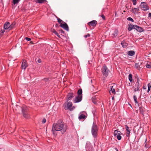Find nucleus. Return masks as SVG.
<instances>
[{
	"mask_svg": "<svg viewBox=\"0 0 151 151\" xmlns=\"http://www.w3.org/2000/svg\"><path fill=\"white\" fill-rule=\"evenodd\" d=\"M67 129V127L65 125L62 120L58 121L56 123H54L52 125V130L60 131L62 134L64 133Z\"/></svg>",
	"mask_w": 151,
	"mask_h": 151,
	"instance_id": "1",
	"label": "nucleus"
},
{
	"mask_svg": "<svg viewBox=\"0 0 151 151\" xmlns=\"http://www.w3.org/2000/svg\"><path fill=\"white\" fill-rule=\"evenodd\" d=\"M142 85V84L139 78H137L135 85L133 87L134 92H135L137 91H139L140 90V88L141 87Z\"/></svg>",
	"mask_w": 151,
	"mask_h": 151,
	"instance_id": "2",
	"label": "nucleus"
},
{
	"mask_svg": "<svg viewBox=\"0 0 151 151\" xmlns=\"http://www.w3.org/2000/svg\"><path fill=\"white\" fill-rule=\"evenodd\" d=\"M98 131V129L97 125L94 123H93L91 128V134L94 138L97 137V134Z\"/></svg>",
	"mask_w": 151,
	"mask_h": 151,
	"instance_id": "3",
	"label": "nucleus"
},
{
	"mask_svg": "<svg viewBox=\"0 0 151 151\" xmlns=\"http://www.w3.org/2000/svg\"><path fill=\"white\" fill-rule=\"evenodd\" d=\"M102 72L104 76L106 77L108 76L109 72V70L107 67L105 65H104L102 68Z\"/></svg>",
	"mask_w": 151,
	"mask_h": 151,
	"instance_id": "4",
	"label": "nucleus"
},
{
	"mask_svg": "<svg viewBox=\"0 0 151 151\" xmlns=\"http://www.w3.org/2000/svg\"><path fill=\"white\" fill-rule=\"evenodd\" d=\"M141 9L144 11H147L149 9V7L146 3L142 2L140 5Z\"/></svg>",
	"mask_w": 151,
	"mask_h": 151,
	"instance_id": "5",
	"label": "nucleus"
},
{
	"mask_svg": "<svg viewBox=\"0 0 151 151\" xmlns=\"http://www.w3.org/2000/svg\"><path fill=\"white\" fill-rule=\"evenodd\" d=\"M82 95H78L75 97L73 100V102L74 103H78L81 101L82 99Z\"/></svg>",
	"mask_w": 151,
	"mask_h": 151,
	"instance_id": "6",
	"label": "nucleus"
},
{
	"mask_svg": "<svg viewBox=\"0 0 151 151\" xmlns=\"http://www.w3.org/2000/svg\"><path fill=\"white\" fill-rule=\"evenodd\" d=\"M27 66V61L25 59H23L21 65L22 69L25 70Z\"/></svg>",
	"mask_w": 151,
	"mask_h": 151,
	"instance_id": "7",
	"label": "nucleus"
},
{
	"mask_svg": "<svg viewBox=\"0 0 151 151\" xmlns=\"http://www.w3.org/2000/svg\"><path fill=\"white\" fill-rule=\"evenodd\" d=\"M63 22L64 23L63 24L61 23L60 26L66 31H69V28L68 25L65 22Z\"/></svg>",
	"mask_w": 151,
	"mask_h": 151,
	"instance_id": "8",
	"label": "nucleus"
},
{
	"mask_svg": "<svg viewBox=\"0 0 151 151\" xmlns=\"http://www.w3.org/2000/svg\"><path fill=\"white\" fill-rule=\"evenodd\" d=\"M86 112L85 111H83L82 113H81L78 118L79 119H84L86 118L85 114Z\"/></svg>",
	"mask_w": 151,
	"mask_h": 151,
	"instance_id": "9",
	"label": "nucleus"
},
{
	"mask_svg": "<svg viewBox=\"0 0 151 151\" xmlns=\"http://www.w3.org/2000/svg\"><path fill=\"white\" fill-rule=\"evenodd\" d=\"M135 27L134 29L139 32H141L144 31V29H143L138 26L136 25L135 26Z\"/></svg>",
	"mask_w": 151,
	"mask_h": 151,
	"instance_id": "10",
	"label": "nucleus"
},
{
	"mask_svg": "<svg viewBox=\"0 0 151 151\" xmlns=\"http://www.w3.org/2000/svg\"><path fill=\"white\" fill-rule=\"evenodd\" d=\"M74 95L73 93H68L67 96V101L71 100L72 98L74 97Z\"/></svg>",
	"mask_w": 151,
	"mask_h": 151,
	"instance_id": "11",
	"label": "nucleus"
},
{
	"mask_svg": "<svg viewBox=\"0 0 151 151\" xmlns=\"http://www.w3.org/2000/svg\"><path fill=\"white\" fill-rule=\"evenodd\" d=\"M97 24V22L95 20H92L89 22L88 24L89 25H90L93 27H95Z\"/></svg>",
	"mask_w": 151,
	"mask_h": 151,
	"instance_id": "12",
	"label": "nucleus"
},
{
	"mask_svg": "<svg viewBox=\"0 0 151 151\" xmlns=\"http://www.w3.org/2000/svg\"><path fill=\"white\" fill-rule=\"evenodd\" d=\"M22 112L24 116L26 118H28L29 117V115L27 111L24 109V108L22 109Z\"/></svg>",
	"mask_w": 151,
	"mask_h": 151,
	"instance_id": "13",
	"label": "nucleus"
},
{
	"mask_svg": "<svg viewBox=\"0 0 151 151\" xmlns=\"http://www.w3.org/2000/svg\"><path fill=\"white\" fill-rule=\"evenodd\" d=\"M86 151H94L92 147L90 145H86Z\"/></svg>",
	"mask_w": 151,
	"mask_h": 151,
	"instance_id": "14",
	"label": "nucleus"
},
{
	"mask_svg": "<svg viewBox=\"0 0 151 151\" xmlns=\"http://www.w3.org/2000/svg\"><path fill=\"white\" fill-rule=\"evenodd\" d=\"M125 127L127 131L126 136L127 137H129L130 133V130L129 129V127L127 125H125Z\"/></svg>",
	"mask_w": 151,
	"mask_h": 151,
	"instance_id": "15",
	"label": "nucleus"
},
{
	"mask_svg": "<svg viewBox=\"0 0 151 151\" xmlns=\"http://www.w3.org/2000/svg\"><path fill=\"white\" fill-rule=\"evenodd\" d=\"M10 24L9 22L5 23L4 25V29H8L9 30Z\"/></svg>",
	"mask_w": 151,
	"mask_h": 151,
	"instance_id": "16",
	"label": "nucleus"
},
{
	"mask_svg": "<svg viewBox=\"0 0 151 151\" xmlns=\"http://www.w3.org/2000/svg\"><path fill=\"white\" fill-rule=\"evenodd\" d=\"M136 25H133L132 24H129V27L128 29L129 31L132 30L133 29H135V26Z\"/></svg>",
	"mask_w": 151,
	"mask_h": 151,
	"instance_id": "17",
	"label": "nucleus"
},
{
	"mask_svg": "<svg viewBox=\"0 0 151 151\" xmlns=\"http://www.w3.org/2000/svg\"><path fill=\"white\" fill-rule=\"evenodd\" d=\"M113 88V86H111L110 87V90H109V93L110 94L111 93H112L113 94H116V92L115 91V89L114 88Z\"/></svg>",
	"mask_w": 151,
	"mask_h": 151,
	"instance_id": "18",
	"label": "nucleus"
},
{
	"mask_svg": "<svg viewBox=\"0 0 151 151\" xmlns=\"http://www.w3.org/2000/svg\"><path fill=\"white\" fill-rule=\"evenodd\" d=\"M72 105H73V104L71 102H68L67 104V109H68L69 110V109L71 108V107H72Z\"/></svg>",
	"mask_w": 151,
	"mask_h": 151,
	"instance_id": "19",
	"label": "nucleus"
},
{
	"mask_svg": "<svg viewBox=\"0 0 151 151\" xmlns=\"http://www.w3.org/2000/svg\"><path fill=\"white\" fill-rule=\"evenodd\" d=\"M128 55L132 56L134 55L135 52L133 50H130L128 52Z\"/></svg>",
	"mask_w": 151,
	"mask_h": 151,
	"instance_id": "20",
	"label": "nucleus"
},
{
	"mask_svg": "<svg viewBox=\"0 0 151 151\" xmlns=\"http://www.w3.org/2000/svg\"><path fill=\"white\" fill-rule=\"evenodd\" d=\"M139 8H134L132 9V12L134 13H136L137 11H139Z\"/></svg>",
	"mask_w": 151,
	"mask_h": 151,
	"instance_id": "21",
	"label": "nucleus"
},
{
	"mask_svg": "<svg viewBox=\"0 0 151 151\" xmlns=\"http://www.w3.org/2000/svg\"><path fill=\"white\" fill-rule=\"evenodd\" d=\"M35 2L37 3H44L46 1V0H35Z\"/></svg>",
	"mask_w": 151,
	"mask_h": 151,
	"instance_id": "22",
	"label": "nucleus"
},
{
	"mask_svg": "<svg viewBox=\"0 0 151 151\" xmlns=\"http://www.w3.org/2000/svg\"><path fill=\"white\" fill-rule=\"evenodd\" d=\"M15 25V22H13L11 24H10L9 30L12 29L14 27Z\"/></svg>",
	"mask_w": 151,
	"mask_h": 151,
	"instance_id": "23",
	"label": "nucleus"
},
{
	"mask_svg": "<svg viewBox=\"0 0 151 151\" xmlns=\"http://www.w3.org/2000/svg\"><path fill=\"white\" fill-rule=\"evenodd\" d=\"M121 134H122L121 132L120 133H119L116 136L117 139L119 140L121 139L122 137L121 136Z\"/></svg>",
	"mask_w": 151,
	"mask_h": 151,
	"instance_id": "24",
	"label": "nucleus"
},
{
	"mask_svg": "<svg viewBox=\"0 0 151 151\" xmlns=\"http://www.w3.org/2000/svg\"><path fill=\"white\" fill-rule=\"evenodd\" d=\"M118 34V31L117 30H116L114 31V33L112 34V37H115L117 36Z\"/></svg>",
	"mask_w": 151,
	"mask_h": 151,
	"instance_id": "25",
	"label": "nucleus"
},
{
	"mask_svg": "<svg viewBox=\"0 0 151 151\" xmlns=\"http://www.w3.org/2000/svg\"><path fill=\"white\" fill-rule=\"evenodd\" d=\"M147 141V139L146 138L145 139V147H146V148H149L150 146L148 144V142H146Z\"/></svg>",
	"mask_w": 151,
	"mask_h": 151,
	"instance_id": "26",
	"label": "nucleus"
},
{
	"mask_svg": "<svg viewBox=\"0 0 151 151\" xmlns=\"http://www.w3.org/2000/svg\"><path fill=\"white\" fill-rule=\"evenodd\" d=\"M133 99H134V102H135V104L138 105L139 104V103L137 100V98L136 96L134 95L133 96Z\"/></svg>",
	"mask_w": 151,
	"mask_h": 151,
	"instance_id": "27",
	"label": "nucleus"
},
{
	"mask_svg": "<svg viewBox=\"0 0 151 151\" xmlns=\"http://www.w3.org/2000/svg\"><path fill=\"white\" fill-rule=\"evenodd\" d=\"M129 79L130 82H132L133 81L132 75L130 73L129 75Z\"/></svg>",
	"mask_w": 151,
	"mask_h": 151,
	"instance_id": "28",
	"label": "nucleus"
},
{
	"mask_svg": "<svg viewBox=\"0 0 151 151\" xmlns=\"http://www.w3.org/2000/svg\"><path fill=\"white\" fill-rule=\"evenodd\" d=\"M121 132L120 131L115 130L114 131V136H116L119 133H120Z\"/></svg>",
	"mask_w": 151,
	"mask_h": 151,
	"instance_id": "29",
	"label": "nucleus"
},
{
	"mask_svg": "<svg viewBox=\"0 0 151 151\" xmlns=\"http://www.w3.org/2000/svg\"><path fill=\"white\" fill-rule=\"evenodd\" d=\"M121 44L123 47H125L127 46V44L125 43L124 41L122 42Z\"/></svg>",
	"mask_w": 151,
	"mask_h": 151,
	"instance_id": "30",
	"label": "nucleus"
},
{
	"mask_svg": "<svg viewBox=\"0 0 151 151\" xmlns=\"http://www.w3.org/2000/svg\"><path fill=\"white\" fill-rule=\"evenodd\" d=\"M52 32L55 34L58 37H60V36L59 35L58 33L57 32L55 29H53L52 30Z\"/></svg>",
	"mask_w": 151,
	"mask_h": 151,
	"instance_id": "31",
	"label": "nucleus"
},
{
	"mask_svg": "<svg viewBox=\"0 0 151 151\" xmlns=\"http://www.w3.org/2000/svg\"><path fill=\"white\" fill-rule=\"evenodd\" d=\"M144 108L142 107H139V110L140 113L142 114H144Z\"/></svg>",
	"mask_w": 151,
	"mask_h": 151,
	"instance_id": "32",
	"label": "nucleus"
},
{
	"mask_svg": "<svg viewBox=\"0 0 151 151\" xmlns=\"http://www.w3.org/2000/svg\"><path fill=\"white\" fill-rule=\"evenodd\" d=\"M78 95H82V91L81 89H79L78 90L77 92Z\"/></svg>",
	"mask_w": 151,
	"mask_h": 151,
	"instance_id": "33",
	"label": "nucleus"
},
{
	"mask_svg": "<svg viewBox=\"0 0 151 151\" xmlns=\"http://www.w3.org/2000/svg\"><path fill=\"white\" fill-rule=\"evenodd\" d=\"M20 0H13V2L14 4H17L18 3Z\"/></svg>",
	"mask_w": 151,
	"mask_h": 151,
	"instance_id": "34",
	"label": "nucleus"
},
{
	"mask_svg": "<svg viewBox=\"0 0 151 151\" xmlns=\"http://www.w3.org/2000/svg\"><path fill=\"white\" fill-rule=\"evenodd\" d=\"M147 86L148 89L147 91V92L148 93L149 92V91L150 90V88L151 87V86L150 84V83L148 84Z\"/></svg>",
	"mask_w": 151,
	"mask_h": 151,
	"instance_id": "35",
	"label": "nucleus"
},
{
	"mask_svg": "<svg viewBox=\"0 0 151 151\" xmlns=\"http://www.w3.org/2000/svg\"><path fill=\"white\" fill-rule=\"evenodd\" d=\"M127 20L129 21H131L132 22H133L134 21V20L131 17H129L127 18Z\"/></svg>",
	"mask_w": 151,
	"mask_h": 151,
	"instance_id": "36",
	"label": "nucleus"
},
{
	"mask_svg": "<svg viewBox=\"0 0 151 151\" xmlns=\"http://www.w3.org/2000/svg\"><path fill=\"white\" fill-rule=\"evenodd\" d=\"M133 2V4L134 5H136L137 4V0H131Z\"/></svg>",
	"mask_w": 151,
	"mask_h": 151,
	"instance_id": "37",
	"label": "nucleus"
},
{
	"mask_svg": "<svg viewBox=\"0 0 151 151\" xmlns=\"http://www.w3.org/2000/svg\"><path fill=\"white\" fill-rule=\"evenodd\" d=\"M135 67L136 68H139V64L138 63H136L135 64Z\"/></svg>",
	"mask_w": 151,
	"mask_h": 151,
	"instance_id": "38",
	"label": "nucleus"
},
{
	"mask_svg": "<svg viewBox=\"0 0 151 151\" xmlns=\"http://www.w3.org/2000/svg\"><path fill=\"white\" fill-rule=\"evenodd\" d=\"M57 19L58 20V22L59 23H61L62 22H63L62 20L61 19H60L59 18H57Z\"/></svg>",
	"mask_w": 151,
	"mask_h": 151,
	"instance_id": "39",
	"label": "nucleus"
},
{
	"mask_svg": "<svg viewBox=\"0 0 151 151\" xmlns=\"http://www.w3.org/2000/svg\"><path fill=\"white\" fill-rule=\"evenodd\" d=\"M75 108V107L74 106H73L72 107H71V108L70 109H69V110L70 111H72Z\"/></svg>",
	"mask_w": 151,
	"mask_h": 151,
	"instance_id": "40",
	"label": "nucleus"
},
{
	"mask_svg": "<svg viewBox=\"0 0 151 151\" xmlns=\"http://www.w3.org/2000/svg\"><path fill=\"white\" fill-rule=\"evenodd\" d=\"M99 16H100L101 17L103 18V19L104 20L105 19V16L104 15L102 14L101 15Z\"/></svg>",
	"mask_w": 151,
	"mask_h": 151,
	"instance_id": "41",
	"label": "nucleus"
},
{
	"mask_svg": "<svg viewBox=\"0 0 151 151\" xmlns=\"http://www.w3.org/2000/svg\"><path fill=\"white\" fill-rule=\"evenodd\" d=\"M146 67L147 68H151V65L150 64H147Z\"/></svg>",
	"mask_w": 151,
	"mask_h": 151,
	"instance_id": "42",
	"label": "nucleus"
},
{
	"mask_svg": "<svg viewBox=\"0 0 151 151\" xmlns=\"http://www.w3.org/2000/svg\"><path fill=\"white\" fill-rule=\"evenodd\" d=\"M5 32V31L4 29H1L0 31V34H3Z\"/></svg>",
	"mask_w": 151,
	"mask_h": 151,
	"instance_id": "43",
	"label": "nucleus"
},
{
	"mask_svg": "<svg viewBox=\"0 0 151 151\" xmlns=\"http://www.w3.org/2000/svg\"><path fill=\"white\" fill-rule=\"evenodd\" d=\"M52 132L53 134L55 135H56V134L55 132V131H56V130H55L53 131L52 130Z\"/></svg>",
	"mask_w": 151,
	"mask_h": 151,
	"instance_id": "44",
	"label": "nucleus"
},
{
	"mask_svg": "<svg viewBox=\"0 0 151 151\" xmlns=\"http://www.w3.org/2000/svg\"><path fill=\"white\" fill-rule=\"evenodd\" d=\"M90 36V35L89 34H87V35H85L84 37L85 38H87V37H89Z\"/></svg>",
	"mask_w": 151,
	"mask_h": 151,
	"instance_id": "45",
	"label": "nucleus"
},
{
	"mask_svg": "<svg viewBox=\"0 0 151 151\" xmlns=\"http://www.w3.org/2000/svg\"><path fill=\"white\" fill-rule=\"evenodd\" d=\"M46 119L45 118L43 119L42 121V123L44 124L46 122Z\"/></svg>",
	"mask_w": 151,
	"mask_h": 151,
	"instance_id": "46",
	"label": "nucleus"
},
{
	"mask_svg": "<svg viewBox=\"0 0 151 151\" xmlns=\"http://www.w3.org/2000/svg\"><path fill=\"white\" fill-rule=\"evenodd\" d=\"M25 39L28 41H30L31 40V39L29 38L26 37L25 38Z\"/></svg>",
	"mask_w": 151,
	"mask_h": 151,
	"instance_id": "47",
	"label": "nucleus"
},
{
	"mask_svg": "<svg viewBox=\"0 0 151 151\" xmlns=\"http://www.w3.org/2000/svg\"><path fill=\"white\" fill-rule=\"evenodd\" d=\"M37 62H38V63H41V59H39L37 60Z\"/></svg>",
	"mask_w": 151,
	"mask_h": 151,
	"instance_id": "48",
	"label": "nucleus"
},
{
	"mask_svg": "<svg viewBox=\"0 0 151 151\" xmlns=\"http://www.w3.org/2000/svg\"><path fill=\"white\" fill-rule=\"evenodd\" d=\"M148 17H150L151 18V13H150L148 14Z\"/></svg>",
	"mask_w": 151,
	"mask_h": 151,
	"instance_id": "49",
	"label": "nucleus"
},
{
	"mask_svg": "<svg viewBox=\"0 0 151 151\" xmlns=\"http://www.w3.org/2000/svg\"><path fill=\"white\" fill-rule=\"evenodd\" d=\"M60 31L61 32V33H63L64 32L62 30H61Z\"/></svg>",
	"mask_w": 151,
	"mask_h": 151,
	"instance_id": "50",
	"label": "nucleus"
},
{
	"mask_svg": "<svg viewBox=\"0 0 151 151\" xmlns=\"http://www.w3.org/2000/svg\"><path fill=\"white\" fill-rule=\"evenodd\" d=\"M102 79L104 80L105 79V78L104 77L102 78Z\"/></svg>",
	"mask_w": 151,
	"mask_h": 151,
	"instance_id": "51",
	"label": "nucleus"
},
{
	"mask_svg": "<svg viewBox=\"0 0 151 151\" xmlns=\"http://www.w3.org/2000/svg\"><path fill=\"white\" fill-rule=\"evenodd\" d=\"M115 149L116 150V151H119L118 150V149L116 148H115Z\"/></svg>",
	"mask_w": 151,
	"mask_h": 151,
	"instance_id": "52",
	"label": "nucleus"
},
{
	"mask_svg": "<svg viewBox=\"0 0 151 151\" xmlns=\"http://www.w3.org/2000/svg\"><path fill=\"white\" fill-rule=\"evenodd\" d=\"M129 86H130V83H129Z\"/></svg>",
	"mask_w": 151,
	"mask_h": 151,
	"instance_id": "53",
	"label": "nucleus"
},
{
	"mask_svg": "<svg viewBox=\"0 0 151 151\" xmlns=\"http://www.w3.org/2000/svg\"><path fill=\"white\" fill-rule=\"evenodd\" d=\"M114 99V97H112V99Z\"/></svg>",
	"mask_w": 151,
	"mask_h": 151,
	"instance_id": "54",
	"label": "nucleus"
},
{
	"mask_svg": "<svg viewBox=\"0 0 151 151\" xmlns=\"http://www.w3.org/2000/svg\"><path fill=\"white\" fill-rule=\"evenodd\" d=\"M2 1V0H0V1Z\"/></svg>",
	"mask_w": 151,
	"mask_h": 151,
	"instance_id": "55",
	"label": "nucleus"
}]
</instances>
